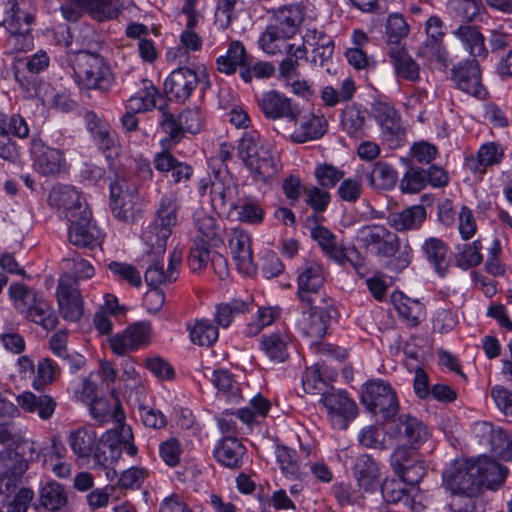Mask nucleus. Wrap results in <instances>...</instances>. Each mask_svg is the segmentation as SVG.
Instances as JSON below:
<instances>
[{"label":"nucleus","instance_id":"f257e3e1","mask_svg":"<svg viewBox=\"0 0 512 512\" xmlns=\"http://www.w3.org/2000/svg\"><path fill=\"white\" fill-rule=\"evenodd\" d=\"M238 156L256 181L267 182L281 169L277 151L254 130L243 133Z\"/></svg>","mask_w":512,"mask_h":512},{"label":"nucleus","instance_id":"f03ea898","mask_svg":"<svg viewBox=\"0 0 512 512\" xmlns=\"http://www.w3.org/2000/svg\"><path fill=\"white\" fill-rule=\"evenodd\" d=\"M97 44L89 42L87 50H81L72 66L76 83L83 89H94L107 92L113 85L114 78L111 69L104 59L90 51Z\"/></svg>","mask_w":512,"mask_h":512},{"label":"nucleus","instance_id":"7ed1b4c3","mask_svg":"<svg viewBox=\"0 0 512 512\" xmlns=\"http://www.w3.org/2000/svg\"><path fill=\"white\" fill-rule=\"evenodd\" d=\"M117 426L106 431L98 440L95 450L91 455L96 465L109 468L118 461L122 451L130 456L137 453V447L133 440V432L130 426L123 422V415L115 413Z\"/></svg>","mask_w":512,"mask_h":512},{"label":"nucleus","instance_id":"20e7f679","mask_svg":"<svg viewBox=\"0 0 512 512\" xmlns=\"http://www.w3.org/2000/svg\"><path fill=\"white\" fill-rule=\"evenodd\" d=\"M180 208L181 203L176 192H168L161 197L155 218L142 235L147 246L160 253L166 250L167 240L177 226Z\"/></svg>","mask_w":512,"mask_h":512},{"label":"nucleus","instance_id":"39448f33","mask_svg":"<svg viewBox=\"0 0 512 512\" xmlns=\"http://www.w3.org/2000/svg\"><path fill=\"white\" fill-rule=\"evenodd\" d=\"M361 403L369 412L380 414L385 420L393 418L399 411L395 390L383 380H371L362 386Z\"/></svg>","mask_w":512,"mask_h":512},{"label":"nucleus","instance_id":"423d86ee","mask_svg":"<svg viewBox=\"0 0 512 512\" xmlns=\"http://www.w3.org/2000/svg\"><path fill=\"white\" fill-rule=\"evenodd\" d=\"M150 251L144 256V261L147 264L144 279L148 286L159 287L166 283H171L177 280L179 276V266L182 262V251L175 248L169 255L168 267L164 270L163 258L164 252H158L157 249L150 247Z\"/></svg>","mask_w":512,"mask_h":512},{"label":"nucleus","instance_id":"0eeeda50","mask_svg":"<svg viewBox=\"0 0 512 512\" xmlns=\"http://www.w3.org/2000/svg\"><path fill=\"white\" fill-rule=\"evenodd\" d=\"M357 242L368 253L380 257H392L399 249L397 235L382 225H366L358 229Z\"/></svg>","mask_w":512,"mask_h":512},{"label":"nucleus","instance_id":"6e6552de","mask_svg":"<svg viewBox=\"0 0 512 512\" xmlns=\"http://www.w3.org/2000/svg\"><path fill=\"white\" fill-rule=\"evenodd\" d=\"M56 297L59 313L65 320L77 322L81 319L84 301L76 278L68 274L62 275L58 281Z\"/></svg>","mask_w":512,"mask_h":512},{"label":"nucleus","instance_id":"1a4fd4ad","mask_svg":"<svg viewBox=\"0 0 512 512\" xmlns=\"http://www.w3.org/2000/svg\"><path fill=\"white\" fill-rule=\"evenodd\" d=\"M324 281L322 266L316 262L307 263L298 276L297 297L300 303L332 302L331 298L321 292Z\"/></svg>","mask_w":512,"mask_h":512},{"label":"nucleus","instance_id":"9d476101","mask_svg":"<svg viewBox=\"0 0 512 512\" xmlns=\"http://www.w3.org/2000/svg\"><path fill=\"white\" fill-rule=\"evenodd\" d=\"M28 470V460H24L11 449L0 451V495L10 498L22 483Z\"/></svg>","mask_w":512,"mask_h":512},{"label":"nucleus","instance_id":"9b49d317","mask_svg":"<svg viewBox=\"0 0 512 512\" xmlns=\"http://www.w3.org/2000/svg\"><path fill=\"white\" fill-rule=\"evenodd\" d=\"M332 309V302L302 304V316L297 323L299 329L314 340L321 339L327 332Z\"/></svg>","mask_w":512,"mask_h":512},{"label":"nucleus","instance_id":"f8f14e48","mask_svg":"<svg viewBox=\"0 0 512 512\" xmlns=\"http://www.w3.org/2000/svg\"><path fill=\"white\" fill-rule=\"evenodd\" d=\"M28 134V124L21 115L8 116L0 112V158L14 162L18 158V150L11 135L26 138Z\"/></svg>","mask_w":512,"mask_h":512},{"label":"nucleus","instance_id":"ddd939ff","mask_svg":"<svg viewBox=\"0 0 512 512\" xmlns=\"http://www.w3.org/2000/svg\"><path fill=\"white\" fill-rule=\"evenodd\" d=\"M479 479L473 460L456 461L451 471L445 476L447 488L453 495H477L481 488Z\"/></svg>","mask_w":512,"mask_h":512},{"label":"nucleus","instance_id":"4468645a","mask_svg":"<svg viewBox=\"0 0 512 512\" xmlns=\"http://www.w3.org/2000/svg\"><path fill=\"white\" fill-rule=\"evenodd\" d=\"M68 237L71 244L80 248L94 249L100 245L101 232L91 223V211L82 209L68 216Z\"/></svg>","mask_w":512,"mask_h":512},{"label":"nucleus","instance_id":"2eb2a0df","mask_svg":"<svg viewBox=\"0 0 512 512\" xmlns=\"http://www.w3.org/2000/svg\"><path fill=\"white\" fill-rule=\"evenodd\" d=\"M206 68H198V71L181 67L175 69L165 80L164 86L166 93L171 99L179 103L185 102L200 83V76H205Z\"/></svg>","mask_w":512,"mask_h":512},{"label":"nucleus","instance_id":"dca6fc26","mask_svg":"<svg viewBox=\"0 0 512 512\" xmlns=\"http://www.w3.org/2000/svg\"><path fill=\"white\" fill-rule=\"evenodd\" d=\"M257 104L263 115L271 120L286 119L297 123L299 109L293 101L276 90L263 92L257 98Z\"/></svg>","mask_w":512,"mask_h":512},{"label":"nucleus","instance_id":"f3484780","mask_svg":"<svg viewBox=\"0 0 512 512\" xmlns=\"http://www.w3.org/2000/svg\"><path fill=\"white\" fill-rule=\"evenodd\" d=\"M330 418L339 429H345L347 423L358 414V408L353 399L345 391L323 393L321 399Z\"/></svg>","mask_w":512,"mask_h":512},{"label":"nucleus","instance_id":"a211bd4d","mask_svg":"<svg viewBox=\"0 0 512 512\" xmlns=\"http://www.w3.org/2000/svg\"><path fill=\"white\" fill-rule=\"evenodd\" d=\"M138 188L125 178L116 179L110 184V206L113 214L127 221L133 216Z\"/></svg>","mask_w":512,"mask_h":512},{"label":"nucleus","instance_id":"6ab92c4d","mask_svg":"<svg viewBox=\"0 0 512 512\" xmlns=\"http://www.w3.org/2000/svg\"><path fill=\"white\" fill-rule=\"evenodd\" d=\"M86 128L90 133L93 142L105 154L107 158H111L118 153L116 144L110 125L93 111L84 113Z\"/></svg>","mask_w":512,"mask_h":512},{"label":"nucleus","instance_id":"aec40b11","mask_svg":"<svg viewBox=\"0 0 512 512\" xmlns=\"http://www.w3.org/2000/svg\"><path fill=\"white\" fill-rule=\"evenodd\" d=\"M229 246L237 270L246 276L253 274L255 272V265L249 235L242 229H232Z\"/></svg>","mask_w":512,"mask_h":512},{"label":"nucleus","instance_id":"412c9836","mask_svg":"<svg viewBox=\"0 0 512 512\" xmlns=\"http://www.w3.org/2000/svg\"><path fill=\"white\" fill-rule=\"evenodd\" d=\"M48 201L51 206L64 215L68 220V216L81 212L82 209H88L85 199L72 186L58 185L49 193Z\"/></svg>","mask_w":512,"mask_h":512},{"label":"nucleus","instance_id":"4be33fe9","mask_svg":"<svg viewBox=\"0 0 512 512\" xmlns=\"http://www.w3.org/2000/svg\"><path fill=\"white\" fill-rule=\"evenodd\" d=\"M49 63L50 58L43 50H39L28 60L15 57L12 66L15 80L23 89L29 90L33 76L47 69Z\"/></svg>","mask_w":512,"mask_h":512},{"label":"nucleus","instance_id":"5701e85b","mask_svg":"<svg viewBox=\"0 0 512 512\" xmlns=\"http://www.w3.org/2000/svg\"><path fill=\"white\" fill-rule=\"evenodd\" d=\"M389 433L393 437L405 439L413 447L424 443L428 438L425 425L409 414H402L394 420Z\"/></svg>","mask_w":512,"mask_h":512},{"label":"nucleus","instance_id":"b1692460","mask_svg":"<svg viewBox=\"0 0 512 512\" xmlns=\"http://www.w3.org/2000/svg\"><path fill=\"white\" fill-rule=\"evenodd\" d=\"M352 475L357 487L364 492L373 493L379 486V467L374 459L367 454H361L355 458L352 465Z\"/></svg>","mask_w":512,"mask_h":512},{"label":"nucleus","instance_id":"393cba45","mask_svg":"<svg viewBox=\"0 0 512 512\" xmlns=\"http://www.w3.org/2000/svg\"><path fill=\"white\" fill-rule=\"evenodd\" d=\"M372 114L388 141H398L404 135L400 115L390 104L386 102L375 103Z\"/></svg>","mask_w":512,"mask_h":512},{"label":"nucleus","instance_id":"a878e982","mask_svg":"<svg viewBox=\"0 0 512 512\" xmlns=\"http://www.w3.org/2000/svg\"><path fill=\"white\" fill-rule=\"evenodd\" d=\"M452 75L454 82L462 91L475 97H481L484 89L476 59L467 60L459 65L453 69Z\"/></svg>","mask_w":512,"mask_h":512},{"label":"nucleus","instance_id":"bb28decb","mask_svg":"<svg viewBox=\"0 0 512 512\" xmlns=\"http://www.w3.org/2000/svg\"><path fill=\"white\" fill-rule=\"evenodd\" d=\"M30 23L31 21L4 20V25L9 32L5 43L7 53L26 52L32 49L33 37L30 34Z\"/></svg>","mask_w":512,"mask_h":512},{"label":"nucleus","instance_id":"cd10ccee","mask_svg":"<svg viewBox=\"0 0 512 512\" xmlns=\"http://www.w3.org/2000/svg\"><path fill=\"white\" fill-rule=\"evenodd\" d=\"M193 223L199 233L196 240L203 243H210V245L215 247L223 244L224 227L213 215L198 210L194 213Z\"/></svg>","mask_w":512,"mask_h":512},{"label":"nucleus","instance_id":"c85d7f7f","mask_svg":"<svg viewBox=\"0 0 512 512\" xmlns=\"http://www.w3.org/2000/svg\"><path fill=\"white\" fill-rule=\"evenodd\" d=\"M98 440L97 433L91 426L78 427L70 431L68 436V444L79 459L91 457Z\"/></svg>","mask_w":512,"mask_h":512},{"label":"nucleus","instance_id":"c756f323","mask_svg":"<svg viewBox=\"0 0 512 512\" xmlns=\"http://www.w3.org/2000/svg\"><path fill=\"white\" fill-rule=\"evenodd\" d=\"M236 186L230 177L220 178L218 175L210 183L211 203L216 210L224 211L227 207L236 208L234 202Z\"/></svg>","mask_w":512,"mask_h":512},{"label":"nucleus","instance_id":"7c9ffc66","mask_svg":"<svg viewBox=\"0 0 512 512\" xmlns=\"http://www.w3.org/2000/svg\"><path fill=\"white\" fill-rule=\"evenodd\" d=\"M388 55L399 78L411 82H416L420 79L419 64L409 55L405 48L400 46L391 47Z\"/></svg>","mask_w":512,"mask_h":512},{"label":"nucleus","instance_id":"2f4dec72","mask_svg":"<svg viewBox=\"0 0 512 512\" xmlns=\"http://www.w3.org/2000/svg\"><path fill=\"white\" fill-rule=\"evenodd\" d=\"M327 130V121L323 116L312 113L300 118L298 127L291 134V139L296 143H304L322 137Z\"/></svg>","mask_w":512,"mask_h":512},{"label":"nucleus","instance_id":"473e14b6","mask_svg":"<svg viewBox=\"0 0 512 512\" xmlns=\"http://www.w3.org/2000/svg\"><path fill=\"white\" fill-rule=\"evenodd\" d=\"M473 463L479 480H481V487L493 489L504 482L507 469L498 462L487 456H480L473 460Z\"/></svg>","mask_w":512,"mask_h":512},{"label":"nucleus","instance_id":"72a5a7b5","mask_svg":"<svg viewBox=\"0 0 512 512\" xmlns=\"http://www.w3.org/2000/svg\"><path fill=\"white\" fill-rule=\"evenodd\" d=\"M426 219V209L422 205H414L402 211L389 213L388 224L397 231L418 229Z\"/></svg>","mask_w":512,"mask_h":512},{"label":"nucleus","instance_id":"f704fd0d","mask_svg":"<svg viewBox=\"0 0 512 512\" xmlns=\"http://www.w3.org/2000/svg\"><path fill=\"white\" fill-rule=\"evenodd\" d=\"M291 342L292 337L288 332L277 331L262 336L261 349L270 360L284 362L288 358Z\"/></svg>","mask_w":512,"mask_h":512},{"label":"nucleus","instance_id":"c9c22d12","mask_svg":"<svg viewBox=\"0 0 512 512\" xmlns=\"http://www.w3.org/2000/svg\"><path fill=\"white\" fill-rule=\"evenodd\" d=\"M24 310V316L27 320L41 325L46 330L56 328L58 323L57 316L50 304L41 296H33V300Z\"/></svg>","mask_w":512,"mask_h":512},{"label":"nucleus","instance_id":"e433bc0d","mask_svg":"<svg viewBox=\"0 0 512 512\" xmlns=\"http://www.w3.org/2000/svg\"><path fill=\"white\" fill-rule=\"evenodd\" d=\"M291 35H285L279 26H267L259 37L261 50L271 56L282 55L284 50L291 49Z\"/></svg>","mask_w":512,"mask_h":512},{"label":"nucleus","instance_id":"4c0bfd02","mask_svg":"<svg viewBox=\"0 0 512 512\" xmlns=\"http://www.w3.org/2000/svg\"><path fill=\"white\" fill-rule=\"evenodd\" d=\"M391 301L399 316L408 326H417L424 317V306L418 300L405 296L402 292L396 291L391 295Z\"/></svg>","mask_w":512,"mask_h":512},{"label":"nucleus","instance_id":"58836bf2","mask_svg":"<svg viewBox=\"0 0 512 512\" xmlns=\"http://www.w3.org/2000/svg\"><path fill=\"white\" fill-rule=\"evenodd\" d=\"M285 58L279 63V79L289 83L290 80L299 75L300 60L306 59L307 49L304 43H292L291 49L284 50Z\"/></svg>","mask_w":512,"mask_h":512},{"label":"nucleus","instance_id":"ea45409f","mask_svg":"<svg viewBox=\"0 0 512 512\" xmlns=\"http://www.w3.org/2000/svg\"><path fill=\"white\" fill-rule=\"evenodd\" d=\"M453 34L461 41L473 59L486 56L485 39L478 27L461 25L453 31Z\"/></svg>","mask_w":512,"mask_h":512},{"label":"nucleus","instance_id":"a19ab883","mask_svg":"<svg viewBox=\"0 0 512 512\" xmlns=\"http://www.w3.org/2000/svg\"><path fill=\"white\" fill-rule=\"evenodd\" d=\"M40 505L48 511H59L68 503L67 493L60 483L49 480L40 487Z\"/></svg>","mask_w":512,"mask_h":512},{"label":"nucleus","instance_id":"79ce46f5","mask_svg":"<svg viewBox=\"0 0 512 512\" xmlns=\"http://www.w3.org/2000/svg\"><path fill=\"white\" fill-rule=\"evenodd\" d=\"M157 98H161L150 80L142 79L141 88L126 101L127 110L145 112L156 107Z\"/></svg>","mask_w":512,"mask_h":512},{"label":"nucleus","instance_id":"37998d69","mask_svg":"<svg viewBox=\"0 0 512 512\" xmlns=\"http://www.w3.org/2000/svg\"><path fill=\"white\" fill-rule=\"evenodd\" d=\"M244 454L245 447L238 439L232 437L224 438L215 450L216 459L228 468L240 467Z\"/></svg>","mask_w":512,"mask_h":512},{"label":"nucleus","instance_id":"c03bdc74","mask_svg":"<svg viewBox=\"0 0 512 512\" xmlns=\"http://www.w3.org/2000/svg\"><path fill=\"white\" fill-rule=\"evenodd\" d=\"M311 236L332 259L340 263L347 260L358 270V265L354 263L350 257L346 256L343 250L337 246L336 237L330 230L322 226H317L311 230Z\"/></svg>","mask_w":512,"mask_h":512},{"label":"nucleus","instance_id":"a18cd8bd","mask_svg":"<svg viewBox=\"0 0 512 512\" xmlns=\"http://www.w3.org/2000/svg\"><path fill=\"white\" fill-rule=\"evenodd\" d=\"M19 406L28 412H37L41 419H49L56 407L55 401L47 395L36 396L31 392H24L17 397Z\"/></svg>","mask_w":512,"mask_h":512},{"label":"nucleus","instance_id":"49530a36","mask_svg":"<svg viewBox=\"0 0 512 512\" xmlns=\"http://www.w3.org/2000/svg\"><path fill=\"white\" fill-rule=\"evenodd\" d=\"M502 157L503 150L498 144L486 143L480 147L476 157L467 160V166L474 172L483 173L488 166L499 163Z\"/></svg>","mask_w":512,"mask_h":512},{"label":"nucleus","instance_id":"de8ad7c7","mask_svg":"<svg viewBox=\"0 0 512 512\" xmlns=\"http://www.w3.org/2000/svg\"><path fill=\"white\" fill-rule=\"evenodd\" d=\"M64 162L65 158L61 150L46 147L36 156L34 167L42 175L49 176L58 174L61 171Z\"/></svg>","mask_w":512,"mask_h":512},{"label":"nucleus","instance_id":"09e8293b","mask_svg":"<svg viewBox=\"0 0 512 512\" xmlns=\"http://www.w3.org/2000/svg\"><path fill=\"white\" fill-rule=\"evenodd\" d=\"M422 250L428 261L434 265L436 272L443 276L448 267L446 244L439 238L431 237L425 240Z\"/></svg>","mask_w":512,"mask_h":512},{"label":"nucleus","instance_id":"8fccbe9b","mask_svg":"<svg viewBox=\"0 0 512 512\" xmlns=\"http://www.w3.org/2000/svg\"><path fill=\"white\" fill-rule=\"evenodd\" d=\"M366 111L357 106H348L341 116L343 130L352 138L360 139L365 136Z\"/></svg>","mask_w":512,"mask_h":512},{"label":"nucleus","instance_id":"3c124183","mask_svg":"<svg viewBox=\"0 0 512 512\" xmlns=\"http://www.w3.org/2000/svg\"><path fill=\"white\" fill-rule=\"evenodd\" d=\"M275 24L271 26H279L285 35L294 36L298 26L302 21V15L299 7L295 5H285L273 11Z\"/></svg>","mask_w":512,"mask_h":512},{"label":"nucleus","instance_id":"603ef678","mask_svg":"<svg viewBox=\"0 0 512 512\" xmlns=\"http://www.w3.org/2000/svg\"><path fill=\"white\" fill-rule=\"evenodd\" d=\"M214 387L231 402L237 403L241 398V389L233 375L226 369H218L212 372L210 378Z\"/></svg>","mask_w":512,"mask_h":512},{"label":"nucleus","instance_id":"864d4df0","mask_svg":"<svg viewBox=\"0 0 512 512\" xmlns=\"http://www.w3.org/2000/svg\"><path fill=\"white\" fill-rule=\"evenodd\" d=\"M119 381L123 383V388L129 400L141 405L145 399V387L133 365L126 364L124 366Z\"/></svg>","mask_w":512,"mask_h":512},{"label":"nucleus","instance_id":"5fc2aeb1","mask_svg":"<svg viewBox=\"0 0 512 512\" xmlns=\"http://www.w3.org/2000/svg\"><path fill=\"white\" fill-rule=\"evenodd\" d=\"M397 179V172L391 165L377 162L371 171L369 183L376 190H390L395 186Z\"/></svg>","mask_w":512,"mask_h":512},{"label":"nucleus","instance_id":"6e6d98bb","mask_svg":"<svg viewBox=\"0 0 512 512\" xmlns=\"http://www.w3.org/2000/svg\"><path fill=\"white\" fill-rule=\"evenodd\" d=\"M417 55L439 69L448 66V51L443 42L424 41Z\"/></svg>","mask_w":512,"mask_h":512},{"label":"nucleus","instance_id":"4d7b16f0","mask_svg":"<svg viewBox=\"0 0 512 512\" xmlns=\"http://www.w3.org/2000/svg\"><path fill=\"white\" fill-rule=\"evenodd\" d=\"M88 14L97 21L116 18L123 3L122 0H86Z\"/></svg>","mask_w":512,"mask_h":512},{"label":"nucleus","instance_id":"13d9d810","mask_svg":"<svg viewBox=\"0 0 512 512\" xmlns=\"http://www.w3.org/2000/svg\"><path fill=\"white\" fill-rule=\"evenodd\" d=\"M190 339L198 346H210L218 339V329L209 320H199L190 329Z\"/></svg>","mask_w":512,"mask_h":512},{"label":"nucleus","instance_id":"bf43d9fd","mask_svg":"<svg viewBox=\"0 0 512 512\" xmlns=\"http://www.w3.org/2000/svg\"><path fill=\"white\" fill-rule=\"evenodd\" d=\"M333 493L341 506H362L367 492H364L359 487L353 488L349 484L338 483L333 486Z\"/></svg>","mask_w":512,"mask_h":512},{"label":"nucleus","instance_id":"052dcab7","mask_svg":"<svg viewBox=\"0 0 512 512\" xmlns=\"http://www.w3.org/2000/svg\"><path fill=\"white\" fill-rule=\"evenodd\" d=\"M107 268L117 280L125 281L136 288L142 284L141 274L132 264L111 261L108 263Z\"/></svg>","mask_w":512,"mask_h":512},{"label":"nucleus","instance_id":"680f3d73","mask_svg":"<svg viewBox=\"0 0 512 512\" xmlns=\"http://www.w3.org/2000/svg\"><path fill=\"white\" fill-rule=\"evenodd\" d=\"M248 310V304L242 300L234 299L229 303H222L217 306L215 320L223 328H227L235 315L245 313Z\"/></svg>","mask_w":512,"mask_h":512},{"label":"nucleus","instance_id":"e2e57ef3","mask_svg":"<svg viewBox=\"0 0 512 512\" xmlns=\"http://www.w3.org/2000/svg\"><path fill=\"white\" fill-rule=\"evenodd\" d=\"M158 109L161 112V119L159 124L163 131L167 134V138L162 140V143L172 142L173 144H177L184 134L180 125L179 118H175V116L163 106H159Z\"/></svg>","mask_w":512,"mask_h":512},{"label":"nucleus","instance_id":"0e129e2a","mask_svg":"<svg viewBox=\"0 0 512 512\" xmlns=\"http://www.w3.org/2000/svg\"><path fill=\"white\" fill-rule=\"evenodd\" d=\"M59 375L58 366L49 358H43L37 365V376L33 380V387L42 390L45 385L54 382Z\"/></svg>","mask_w":512,"mask_h":512},{"label":"nucleus","instance_id":"69168bd1","mask_svg":"<svg viewBox=\"0 0 512 512\" xmlns=\"http://www.w3.org/2000/svg\"><path fill=\"white\" fill-rule=\"evenodd\" d=\"M479 428L484 434H489L491 450L501 459L505 448L509 447V440L511 438L503 429L494 428L492 424L487 422L479 424Z\"/></svg>","mask_w":512,"mask_h":512},{"label":"nucleus","instance_id":"338daca9","mask_svg":"<svg viewBox=\"0 0 512 512\" xmlns=\"http://www.w3.org/2000/svg\"><path fill=\"white\" fill-rule=\"evenodd\" d=\"M409 33L405 18L398 13L390 14L386 22V36L391 44H398Z\"/></svg>","mask_w":512,"mask_h":512},{"label":"nucleus","instance_id":"774afa93","mask_svg":"<svg viewBox=\"0 0 512 512\" xmlns=\"http://www.w3.org/2000/svg\"><path fill=\"white\" fill-rule=\"evenodd\" d=\"M425 169L411 167L400 180V189L404 193H417L424 189L426 183Z\"/></svg>","mask_w":512,"mask_h":512}]
</instances>
